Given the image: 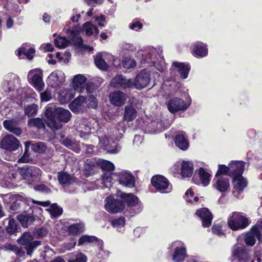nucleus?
Returning <instances> with one entry per match:
<instances>
[{
    "label": "nucleus",
    "mask_w": 262,
    "mask_h": 262,
    "mask_svg": "<svg viewBox=\"0 0 262 262\" xmlns=\"http://www.w3.org/2000/svg\"><path fill=\"white\" fill-rule=\"evenodd\" d=\"M46 124L52 129L58 130L62 127V122L67 123L71 119L72 114L62 107L48 106L45 110Z\"/></svg>",
    "instance_id": "1"
},
{
    "label": "nucleus",
    "mask_w": 262,
    "mask_h": 262,
    "mask_svg": "<svg viewBox=\"0 0 262 262\" xmlns=\"http://www.w3.org/2000/svg\"><path fill=\"white\" fill-rule=\"evenodd\" d=\"M9 200L6 207L12 213H18L24 211L32 202V199L25 197L20 194L12 195L9 197Z\"/></svg>",
    "instance_id": "2"
},
{
    "label": "nucleus",
    "mask_w": 262,
    "mask_h": 262,
    "mask_svg": "<svg viewBox=\"0 0 262 262\" xmlns=\"http://www.w3.org/2000/svg\"><path fill=\"white\" fill-rule=\"evenodd\" d=\"M250 224V221L242 213L234 212L231 213L227 220L229 228L232 231L244 229Z\"/></svg>",
    "instance_id": "3"
},
{
    "label": "nucleus",
    "mask_w": 262,
    "mask_h": 262,
    "mask_svg": "<svg viewBox=\"0 0 262 262\" xmlns=\"http://www.w3.org/2000/svg\"><path fill=\"white\" fill-rule=\"evenodd\" d=\"M150 183L155 189L161 193H168L172 191V185L165 177L157 174L152 176Z\"/></svg>",
    "instance_id": "4"
},
{
    "label": "nucleus",
    "mask_w": 262,
    "mask_h": 262,
    "mask_svg": "<svg viewBox=\"0 0 262 262\" xmlns=\"http://www.w3.org/2000/svg\"><path fill=\"white\" fill-rule=\"evenodd\" d=\"M19 173L24 180L32 183L40 181L42 171L37 167L27 165L20 168Z\"/></svg>",
    "instance_id": "5"
},
{
    "label": "nucleus",
    "mask_w": 262,
    "mask_h": 262,
    "mask_svg": "<svg viewBox=\"0 0 262 262\" xmlns=\"http://www.w3.org/2000/svg\"><path fill=\"white\" fill-rule=\"evenodd\" d=\"M33 236L28 232H25L17 240L18 244L23 245L28 255H31L34 250L41 244V242L34 240Z\"/></svg>",
    "instance_id": "6"
},
{
    "label": "nucleus",
    "mask_w": 262,
    "mask_h": 262,
    "mask_svg": "<svg viewBox=\"0 0 262 262\" xmlns=\"http://www.w3.org/2000/svg\"><path fill=\"white\" fill-rule=\"evenodd\" d=\"M105 209L109 213L114 214L122 212L125 209V204L121 200L108 196L105 199Z\"/></svg>",
    "instance_id": "7"
},
{
    "label": "nucleus",
    "mask_w": 262,
    "mask_h": 262,
    "mask_svg": "<svg viewBox=\"0 0 262 262\" xmlns=\"http://www.w3.org/2000/svg\"><path fill=\"white\" fill-rule=\"evenodd\" d=\"M20 145V142L12 135L5 136L0 142V147L7 151H13L17 150Z\"/></svg>",
    "instance_id": "8"
},
{
    "label": "nucleus",
    "mask_w": 262,
    "mask_h": 262,
    "mask_svg": "<svg viewBox=\"0 0 262 262\" xmlns=\"http://www.w3.org/2000/svg\"><path fill=\"white\" fill-rule=\"evenodd\" d=\"M110 85L114 88L124 90L133 87V81L132 79H126L122 75H117L111 80Z\"/></svg>",
    "instance_id": "9"
},
{
    "label": "nucleus",
    "mask_w": 262,
    "mask_h": 262,
    "mask_svg": "<svg viewBox=\"0 0 262 262\" xmlns=\"http://www.w3.org/2000/svg\"><path fill=\"white\" fill-rule=\"evenodd\" d=\"M118 195L122 199L123 204L129 207H139L138 211H141V206H142V204L138 196L132 193H127L122 192L118 193Z\"/></svg>",
    "instance_id": "10"
},
{
    "label": "nucleus",
    "mask_w": 262,
    "mask_h": 262,
    "mask_svg": "<svg viewBox=\"0 0 262 262\" xmlns=\"http://www.w3.org/2000/svg\"><path fill=\"white\" fill-rule=\"evenodd\" d=\"M188 106L189 105H187L182 99L178 97L170 99L167 103L168 110L172 114L185 111Z\"/></svg>",
    "instance_id": "11"
},
{
    "label": "nucleus",
    "mask_w": 262,
    "mask_h": 262,
    "mask_svg": "<svg viewBox=\"0 0 262 262\" xmlns=\"http://www.w3.org/2000/svg\"><path fill=\"white\" fill-rule=\"evenodd\" d=\"M150 80V75L145 69L142 70L136 76L133 86L137 89H142L145 88Z\"/></svg>",
    "instance_id": "12"
},
{
    "label": "nucleus",
    "mask_w": 262,
    "mask_h": 262,
    "mask_svg": "<svg viewBox=\"0 0 262 262\" xmlns=\"http://www.w3.org/2000/svg\"><path fill=\"white\" fill-rule=\"evenodd\" d=\"M85 104V97L83 96H79L69 104V107L73 113L80 114L86 111Z\"/></svg>",
    "instance_id": "13"
},
{
    "label": "nucleus",
    "mask_w": 262,
    "mask_h": 262,
    "mask_svg": "<svg viewBox=\"0 0 262 262\" xmlns=\"http://www.w3.org/2000/svg\"><path fill=\"white\" fill-rule=\"evenodd\" d=\"M51 203L49 201L45 202L34 201L32 199V202L30 203V205L28 206L27 209L35 217V219H39L41 216L43 212V209L41 207L36 206L34 204H37L43 207H48L50 205Z\"/></svg>",
    "instance_id": "14"
},
{
    "label": "nucleus",
    "mask_w": 262,
    "mask_h": 262,
    "mask_svg": "<svg viewBox=\"0 0 262 262\" xmlns=\"http://www.w3.org/2000/svg\"><path fill=\"white\" fill-rule=\"evenodd\" d=\"M195 214L200 218L203 227L207 228L211 226L213 215L207 208H201L196 210Z\"/></svg>",
    "instance_id": "15"
},
{
    "label": "nucleus",
    "mask_w": 262,
    "mask_h": 262,
    "mask_svg": "<svg viewBox=\"0 0 262 262\" xmlns=\"http://www.w3.org/2000/svg\"><path fill=\"white\" fill-rule=\"evenodd\" d=\"M69 37L70 38L74 46L81 48L83 45V41L80 36V29L78 26H74L72 28H69L67 30Z\"/></svg>",
    "instance_id": "16"
},
{
    "label": "nucleus",
    "mask_w": 262,
    "mask_h": 262,
    "mask_svg": "<svg viewBox=\"0 0 262 262\" xmlns=\"http://www.w3.org/2000/svg\"><path fill=\"white\" fill-rule=\"evenodd\" d=\"M117 179L119 183L123 186L133 188L135 186L134 176L132 173L126 171H121L117 173Z\"/></svg>",
    "instance_id": "17"
},
{
    "label": "nucleus",
    "mask_w": 262,
    "mask_h": 262,
    "mask_svg": "<svg viewBox=\"0 0 262 262\" xmlns=\"http://www.w3.org/2000/svg\"><path fill=\"white\" fill-rule=\"evenodd\" d=\"M126 99V94L120 91H114L109 96L110 103L116 106H122L125 103Z\"/></svg>",
    "instance_id": "18"
},
{
    "label": "nucleus",
    "mask_w": 262,
    "mask_h": 262,
    "mask_svg": "<svg viewBox=\"0 0 262 262\" xmlns=\"http://www.w3.org/2000/svg\"><path fill=\"white\" fill-rule=\"evenodd\" d=\"M255 237L260 241L261 239V233L255 227H251L250 230L246 232L244 235V242L246 244L249 246H253L256 242Z\"/></svg>",
    "instance_id": "19"
},
{
    "label": "nucleus",
    "mask_w": 262,
    "mask_h": 262,
    "mask_svg": "<svg viewBox=\"0 0 262 262\" xmlns=\"http://www.w3.org/2000/svg\"><path fill=\"white\" fill-rule=\"evenodd\" d=\"M191 53L195 57L203 58L208 55V50L206 44L198 41L192 45Z\"/></svg>",
    "instance_id": "20"
},
{
    "label": "nucleus",
    "mask_w": 262,
    "mask_h": 262,
    "mask_svg": "<svg viewBox=\"0 0 262 262\" xmlns=\"http://www.w3.org/2000/svg\"><path fill=\"white\" fill-rule=\"evenodd\" d=\"M245 164L246 163L242 161H232L229 164V177L233 178L234 177H239L242 176L245 170Z\"/></svg>",
    "instance_id": "21"
},
{
    "label": "nucleus",
    "mask_w": 262,
    "mask_h": 262,
    "mask_svg": "<svg viewBox=\"0 0 262 262\" xmlns=\"http://www.w3.org/2000/svg\"><path fill=\"white\" fill-rule=\"evenodd\" d=\"M198 175L200 180L195 178L194 175L192 178V181L198 185L202 184L204 186H207L209 185L210 181L211 175L206 171L203 167H200L198 169Z\"/></svg>",
    "instance_id": "22"
},
{
    "label": "nucleus",
    "mask_w": 262,
    "mask_h": 262,
    "mask_svg": "<svg viewBox=\"0 0 262 262\" xmlns=\"http://www.w3.org/2000/svg\"><path fill=\"white\" fill-rule=\"evenodd\" d=\"M17 219L20 222L21 226L25 228H28L36 220L35 217L32 215L28 209L25 210L21 213L18 215Z\"/></svg>",
    "instance_id": "23"
},
{
    "label": "nucleus",
    "mask_w": 262,
    "mask_h": 262,
    "mask_svg": "<svg viewBox=\"0 0 262 262\" xmlns=\"http://www.w3.org/2000/svg\"><path fill=\"white\" fill-rule=\"evenodd\" d=\"M213 187L221 192H224L228 190L230 187L229 179L227 177L220 176L215 178Z\"/></svg>",
    "instance_id": "24"
},
{
    "label": "nucleus",
    "mask_w": 262,
    "mask_h": 262,
    "mask_svg": "<svg viewBox=\"0 0 262 262\" xmlns=\"http://www.w3.org/2000/svg\"><path fill=\"white\" fill-rule=\"evenodd\" d=\"M3 126L6 130L17 136H20L22 134V129L18 127L17 121L14 120H4Z\"/></svg>",
    "instance_id": "25"
},
{
    "label": "nucleus",
    "mask_w": 262,
    "mask_h": 262,
    "mask_svg": "<svg viewBox=\"0 0 262 262\" xmlns=\"http://www.w3.org/2000/svg\"><path fill=\"white\" fill-rule=\"evenodd\" d=\"M233 255L239 262H249V255L248 250L244 246H237L233 251Z\"/></svg>",
    "instance_id": "26"
},
{
    "label": "nucleus",
    "mask_w": 262,
    "mask_h": 262,
    "mask_svg": "<svg viewBox=\"0 0 262 262\" xmlns=\"http://www.w3.org/2000/svg\"><path fill=\"white\" fill-rule=\"evenodd\" d=\"M232 183L235 191L240 194L243 192L244 188L247 187L248 182L246 179L241 176L232 178Z\"/></svg>",
    "instance_id": "27"
},
{
    "label": "nucleus",
    "mask_w": 262,
    "mask_h": 262,
    "mask_svg": "<svg viewBox=\"0 0 262 262\" xmlns=\"http://www.w3.org/2000/svg\"><path fill=\"white\" fill-rule=\"evenodd\" d=\"M172 65L177 69V72L182 79L187 78L188 73L190 70V65L189 63L174 61L172 63Z\"/></svg>",
    "instance_id": "28"
},
{
    "label": "nucleus",
    "mask_w": 262,
    "mask_h": 262,
    "mask_svg": "<svg viewBox=\"0 0 262 262\" xmlns=\"http://www.w3.org/2000/svg\"><path fill=\"white\" fill-rule=\"evenodd\" d=\"M85 243H95L100 248H101L103 245L102 240L98 239L95 236L83 235L79 238L78 245L81 246Z\"/></svg>",
    "instance_id": "29"
},
{
    "label": "nucleus",
    "mask_w": 262,
    "mask_h": 262,
    "mask_svg": "<svg viewBox=\"0 0 262 262\" xmlns=\"http://www.w3.org/2000/svg\"><path fill=\"white\" fill-rule=\"evenodd\" d=\"M193 173V164L190 161H182L181 174L183 178H190Z\"/></svg>",
    "instance_id": "30"
},
{
    "label": "nucleus",
    "mask_w": 262,
    "mask_h": 262,
    "mask_svg": "<svg viewBox=\"0 0 262 262\" xmlns=\"http://www.w3.org/2000/svg\"><path fill=\"white\" fill-rule=\"evenodd\" d=\"M175 145L182 150H186L189 146V143L186 137L182 134L177 135L174 138Z\"/></svg>",
    "instance_id": "31"
},
{
    "label": "nucleus",
    "mask_w": 262,
    "mask_h": 262,
    "mask_svg": "<svg viewBox=\"0 0 262 262\" xmlns=\"http://www.w3.org/2000/svg\"><path fill=\"white\" fill-rule=\"evenodd\" d=\"M187 256L186 249L184 247H177L174 251L173 260L174 262L183 261Z\"/></svg>",
    "instance_id": "32"
},
{
    "label": "nucleus",
    "mask_w": 262,
    "mask_h": 262,
    "mask_svg": "<svg viewBox=\"0 0 262 262\" xmlns=\"http://www.w3.org/2000/svg\"><path fill=\"white\" fill-rule=\"evenodd\" d=\"M84 225L83 223H78L70 225L67 228L69 235H77L84 232Z\"/></svg>",
    "instance_id": "33"
},
{
    "label": "nucleus",
    "mask_w": 262,
    "mask_h": 262,
    "mask_svg": "<svg viewBox=\"0 0 262 262\" xmlns=\"http://www.w3.org/2000/svg\"><path fill=\"white\" fill-rule=\"evenodd\" d=\"M31 82L37 91L41 92L43 90L45 83L42 81V78L40 74L35 73L31 78Z\"/></svg>",
    "instance_id": "34"
},
{
    "label": "nucleus",
    "mask_w": 262,
    "mask_h": 262,
    "mask_svg": "<svg viewBox=\"0 0 262 262\" xmlns=\"http://www.w3.org/2000/svg\"><path fill=\"white\" fill-rule=\"evenodd\" d=\"M28 125L30 127H34L37 129H45L46 127L44 120L39 117L28 119Z\"/></svg>",
    "instance_id": "35"
},
{
    "label": "nucleus",
    "mask_w": 262,
    "mask_h": 262,
    "mask_svg": "<svg viewBox=\"0 0 262 262\" xmlns=\"http://www.w3.org/2000/svg\"><path fill=\"white\" fill-rule=\"evenodd\" d=\"M137 116L136 109L131 105L126 106L124 110V119L127 121L134 120Z\"/></svg>",
    "instance_id": "36"
},
{
    "label": "nucleus",
    "mask_w": 262,
    "mask_h": 262,
    "mask_svg": "<svg viewBox=\"0 0 262 262\" xmlns=\"http://www.w3.org/2000/svg\"><path fill=\"white\" fill-rule=\"evenodd\" d=\"M74 97V94L72 90H64L59 94V99L61 103L66 104L69 103Z\"/></svg>",
    "instance_id": "37"
},
{
    "label": "nucleus",
    "mask_w": 262,
    "mask_h": 262,
    "mask_svg": "<svg viewBox=\"0 0 262 262\" xmlns=\"http://www.w3.org/2000/svg\"><path fill=\"white\" fill-rule=\"evenodd\" d=\"M20 228L16 223V221L13 219H10L8 221V225L6 228V230L8 233L10 235L15 234L19 232Z\"/></svg>",
    "instance_id": "38"
},
{
    "label": "nucleus",
    "mask_w": 262,
    "mask_h": 262,
    "mask_svg": "<svg viewBox=\"0 0 262 262\" xmlns=\"http://www.w3.org/2000/svg\"><path fill=\"white\" fill-rule=\"evenodd\" d=\"M35 53V50L34 48H30L27 51H26V49L25 47L21 46L18 49L17 53L16 55L18 56L25 55L28 59L31 60L33 58Z\"/></svg>",
    "instance_id": "39"
},
{
    "label": "nucleus",
    "mask_w": 262,
    "mask_h": 262,
    "mask_svg": "<svg viewBox=\"0 0 262 262\" xmlns=\"http://www.w3.org/2000/svg\"><path fill=\"white\" fill-rule=\"evenodd\" d=\"M97 164L100 167L102 171L103 172H112L115 169L114 164L107 160H102L99 161Z\"/></svg>",
    "instance_id": "40"
},
{
    "label": "nucleus",
    "mask_w": 262,
    "mask_h": 262,
    "mask_svg": "<svg viewBox=\"0 0 262 262\" xmlns=\"http://www.w3.org/2000/svg\"><path fill=\"white\" fill-rule=\"evenodd\" d=\"M94 62L96 67L100 70L105 71L107 69L108 66L105 60L103 58L101 53L97 54L94 58Z\"/></svg>",
    "instance_id": "41"
},
{
    "label": "nucleus",
    "mask_w": 262,
    "mask_h": 262,
    "mask_svg": "<svg viewBox=\"0 0 262 262\" xmlns=\"http://www.w3.org/2000/svg\"><path fill=\"white\" fill-rule=\"evenodd\" d=\"M57 178L59 183L62 185L71 184L72 183V177L67 172L60 171L58 173Z\"/></svg>",
    "instance_id": "42"
},
{
    "label": "nucleus",
    "mask_w": 262,
    "mask_h": 262,
    "mask_svg": "<svg viewBox=\"0 0 262 262\" xmlns=\"http://www.w3.org/2000/svg\"><path fill=\"white\" fill-rule=\"evenodd\" d=\"M52 218H57L60 216L63 213V209L56 203H53L50 205L49 209Z\"/></svg>",
    "instance_id": "43"
},
{
    "label": "nucleus",
    "mask_w": 262,
    "mask_h": 262,
    "mask_svg": "<svg viewBox=\"0 0 262 262\" xmlns=\"http://www.w3.org/2000/svg\"><path fill=\"white\" fill-rule=\"evenodd\" d=\"M49 233L48 229L44 227L36 228L32 233V235L36 238H42L47 236Z\"/></svg>",
    "instance_id": "44"
},
{
    "label": "nucleus",
    "mask_w": 262,
    "mask_h": 262,
    "mask_svg": "<svg viewBox=\"0 0 262 262\" xmlns=\"http://www.w3.org/2000/svg\"><path fill=\"white\" fill-rule=\"evenodd\" d=\"M38 111V105L33 103L26 106L24 108V112L28 117L35 115Z\"/></svg>",
    "instance_id": "45"
},
{
    "label": "nucleus",
    "mask_w": 262,
    "mask_h": 262,
    "mask_svg": "<svg viewBox=\"0 0 262 262\" xmlns=\"http://www.w3.org/2000/svg\"><path fill=\"white\" fill-rule=\"evenodd\" d=\"M31 147L33 151L38 154L44 152L47 149V146L45 143L41 142L31 144Z\"/></svg>",
    "instance_id": "46"
},
{
    "label": "nucleus",
    "mask_w": 262,
    "mask_h": 262,
    "mask_svg": "<svg viewBox=\"0 0 262 262\" xmlns=\"http://www.w3.org/2000/svg\"><path fill=\"white\" fill-rule=\"evenodd\" d=\"M225 174L229 176L230 174V167L227 166L224 164H220L218 166V169L215 173V178H217L222 175Z\"/></svg>",
    "instance_id": "47"
},
{
    "label": "nucleus",
    "mask_w": 262,
    "mask_h": 262,
    "mask_svg": "<svg viewBox=\"0 0 262 262\" xmlns=\"http://www.w3.org/2000/svg\"><path fill=\"white\" fill-rule=\"evenodd\" d=\"M85 104L89 108H96L98 106L97 99L93 95H90L85 98Z\"/></svg>",
    "instance_id": "48"
},
{
    "label": "nucleus",
    "mask_w": 262,
    "mask_h": 262,
    "mask_svg": "<svg viewBox=\"0 0 262 262\" xmlns=\"http://www.w3.org/2000/svg\"><path fill=\"white\" fill-rule=\"evenodd\" d=\"M86 81V78L82 75L78 74L74 76L73 79V84L74 88H78Z\"/></svg>",
    "instance_id": "49"
},
{
    "label": "nucleus",
    "mask_w": 262,
    "mask_h": 262,
    "mask_svg": "<svg viewBox=\"0 0 262 262\" xmlns=\"http://www.w3.org/2000/svg\"><path fill=\"white\" fill-rule=\"evenodd\" d=\"M86 256L81 252L73 255L68 260V262H86Z\"/></svg>",
    "instance_id": "50"
},
{
    "label": "nucleus",
    "mask_w": 262,
    "mask_h": 262,
    "mask_svg": "<svg viewBox=\"0 0 262 262\" xmlns=\"http://www.w3.org/2000/svg\"><path fill=\"white\" fill-rule=\"evenodd\" d=\"M125 219L123 216L114 219L110 221L112 226L114 228L122 227L125 224Z\"/></svg>",
    "instance_id": "51"
},
{
    "label": "nucleus",
    "mask_w": 262,
    "mask_h": 262,
    "mask_svg": "<svg viewBox=\"0 0 262 262\" xmlns=\"http://www.w3.org/2000/svg\"><path fill=\"white\" fill-rule=\"evenodd\" d=\"M68 40L64 37H59L54 39V44L58 48H65L67 47Z\"/></svg>",
    "instance_id": "52"
},
{
    "label": "nucleus",
    "mask_w": 262,
    "mask_h": 262,
    "mask_svg": "<svg viewBox=\"0 0 262 262\" xmlns=\"http://www.w3.org/2000/svg\"><path fill=\"white\" fill-rule=\"evenodd\" d=\"M94 26V25L89 22H86L83 24V26L85 29V34L87 36H90L93 34Z\"/></svg>",
    "instance_id": "53"
},
{
    "label": "nucleus",
    "mask_w": 262,
    "mask_h": 262,
    "mask_svg": "<svg viewBox=\"0 0 262 262\" xmlns=\"http://www.w3.org/2000/svg\"><path fill=\"white\" fill-rule=\"evenodd\" d=\"M34 188L36 191L41 192H45L46 193H49L51 192V189H50L47 186L43 184L37 185L34 186Z\"/></svg>",
    "instance_id": "54"
},
{
    "label": "nucleus",
    "mask_w": 262,
    "mask_h": 262,
    "mask_svg": "<svg viewBox=\"0 0 262 262\" xmlns=\"http://www.w3.org/2000/svg\"><path fill=\"white\" fill-rule=\"evenodd\" d=\"M212 232L217 236H222L224 233L222 229V226L220 225H214L211 228Z\"/></svg>",
    "instance_id": "55"
},
{
    "label": "nucleus",
    "mask_w": 262,
    "mask_h": 262,
    "mask_svg": "<svg viewBox=\"0 0 262 262\" xmlns=\"http://www.w3.org/2000/svg\"><path fill=\"white\" fill-rule=\"evenodd\" d=\"M33 161L32 158L29 154L24 153L23 156L18 160V163H30Z\"/></svg>",
    "instance_id": "56"
},
{
    "label": "nucleus",
    "mask_w": 262,
    "mask_h": 262,
    "mask_svg": "<svg viewBox=\"0 0 262 262\" xmlns=\"http://www.w3.org/2000/svg\"><path fill=\"white\" fill-rule=\"evenodd\" d=\"M143 27V25L138 20H133L132 23L129 25V28L131 30L138 31L141 29Z\"/></svg>",
    "instance_id": "57"
},
{
    "label": "nucleus",
    "mask_w": 262,
    "mask_h": 262,
    "mask_svg": "<svg viewBox=\"0 0 262 262\" xmlns=\"http://www.w3.org/2000/svg\"><path fill=\"white\" fill-rule=\"evenodd\" d=\"M108 145H109L108 139H107V138L104 139L103 140V145L104 148L107 150L108 153L116 154L118 152V150L117 148H113L112 149H109L107 147L108 146Z\"/></svg>",
    "instance_id": "58"
},
{
    "label": "nucleus",
    "mask_w": 262,
    "mask_h": 262,
    "mask_svg": "<svg viewBox=\"0 0 262 262\" xmlns=\"http://www.w3.org/2000/svg\"><path fill=\"white\" fill-rule=\"evenodd\" d=\"M112 175H114L115 176H116L117 173H113L112 172H104L102 176V179L104 182H111L112 179Z\"/></svg>",
    "instance_id": "59"
},
{
    "label": "nucleus",
    "mask_w": 262,
    "mask_h": 262,
    "mask_svg": "<svg viewBox=\"0 0 262 262\" xmlns=\"http://www.w3.org/2000/svg\"><path fill=\"white\" fill-rule=\"evenodd\" d=\"M41 101L47 102L51 100V96L50 92L45 91L40 94Z\"/></svg>",
    "instance_id": "60"
},
{
    "label": "nucleus",
    "mask_w": 262,
    "mask_h": 262,
    "mask_svg": "<svg viewBox=\"0 0 262 262\" xmlns=\"http://www.w3.org/2000/svg\"><path fill=\"white\" fill-rule=\"evenodd\" d=\"M142 60L144 61V63H154V61L151 60V54L150 53H148L145 56L143 55Z\"/></svg>",
    "instance_id": "61"
},
{
    "label": "nucleus",
    "mask_w": 262,
    "mask_h": 262,
    "mask_svg": "<svg viewBox=\"0 0 262 262\" xmlns=\"http://www.w3.org/2000/svg\"><path fill=\"white\" fill-rule=\"evenodd\" d=\"M58 80V76L57 73L52 72L48 77V81L52 80L54 82L57 81Z\"/></svg>",
    "instance_id": "62"
},
{
    "label": "nucleus",
    "mask_w": 262,
    "mask_h": 262,
    "mask_svg": "<svg viewBox=\"0 0 262 262\" xmlns=\"http://www.w3.org/2000/svg\"><path fill=\"white\" fill-rule=\"evenodd\" d=\"M252 227L256 228L258 231H260L262 230V218L259 219L256 222V224L253 226Z\"/></svg>",
    "instance_id": "63"
},
{
    "label": "nucleus",
    "mask_w": 262,
    "mask_h": 262,
    "mask_svg": "<svg viewBox=\"0 0 262 262\" xmlns=\"http://www.w3.org/2000/svg\"><path fill=\"white\" fill-rule=\"evenodd\" d=\"M44 49L46 52H52L53 51L54 48L51 43H47Z\"/></svg>",
    "instance_id": "64"
}]
</instances>
